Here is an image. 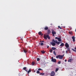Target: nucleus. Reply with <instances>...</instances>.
Wrapping results in <instances>:
<instances>
[{"label":"nucleus","instance_id":"obj_37","mask_svg":"<svg viewBox=\"0 0 76 76\" xmlns=\"http://www.w3.org/2000/svg\"><path fill=\"white\" fill-rule=\"evenodd\" d=\"M43 34H41V36L42 37H43Z\"/></svg>","mask_w":76,"mask_h":76},{"label":"nucleus","instance_id":"obj_32","mask_svg":"<svg viewBox=\"0 0 76 76\" xmlns=\"http://www.w3.org/2000/svg\"><path fill=\"white\" fill-rule=\"evenodd\" d=\"M55 42V43L56 44L57 42V40H55V42Z\"/></svg>","mask_w":76,"mask_h":76},{"label":"nucleus","instance_id":"obj_10","mask_svg":"<svg viewBox=\"0 0 76 76\" xmlns=\"http://www.w3.org/2000/svg\"><path fill=\"white\" fill-rule=\"evenodd\" d=\"M67 51L69 52V53H70L71 51H70V48H67Z\"/></svg>","mask_w":76,"mask_h":76},{"label":"nucleus","instance_id":"obj_21","mask_svg":"<svg viewBox=\"0 0 76 76\" xmlns=\"http://www.w3.org/2000/svg\"><path fill=\"white\" fill-rule=\"evenodd\" d=\"M31 64H32V66H34V65H35V62L33 61V62H32Z\"/></svg>","mask_w":76,"mask_h":76},{"label":"nucleus","instance_id":"obj_45","mask_svg":"<svg viewBox=\"0 0 76 76\" xmlns=\"http://www.w3.org/2000/svg\"><path fill=\"white\" fill-rule=\"evenodd\" d=\"M65 62H66V61H67V60H66V59H65Z\"/></svg>","mask_w":76,"mask_h":76},{"label":"nucleus","instance_id":"obj_46","mask_svg":"<svg viewBox=\"0 0 76 76\" xmlns=\"http://www.w3.org/2000/svg\"><path fill=\"white\" fill-rule=\"evenodd\" d=\"M25 71H26V72H28V69H25Z\"/></svg>","mask_w":76,"mask_h":76},{"label":"nucleus","instance_id":"obj_51","mask_svg":"<svg viewBox=\"0 0 76 76\" xmlns=\"http://www.w3.org/2000/svg\"><path fill=\"white\" fill-rule=\"evenodd\" d=\"M53 37H54V34H53Z\"/></svg>","mask_w":76,"mask_h":76},{"label":"nucleus","instance_id":"obj_24","mask_svg":"<svg viewBox=\"0 0 76 76\" xmlns=\"http://www.w3.org/2000/svg\"><path fill=\"white\" fill-rule=\"evenodd\" d=\"M72 61V59H70L68 60V62H71Z\"/></svg>","mask_w":76,"mask_h":76},{"label":"nucleus","instance_id":"obj_11","mask_svg":"<svg viewBox=\"0 0 76 76\" xmlns=\"http://www.w3.org/2000/svg\"><path fill=\"white\" fill-rule=\"evenodd\" d=\"M51 49L53 50H56V49H57L56 48H55V47H52L51 48Z\"/></svg>","mask_w":76,"mask_h":76},{"label":"nucleus","instance_id":"obj_49","mask_svg":"<svg viewBox=\"0 0 76 76\" xmlns=\"http://www.w3.org/2000/svg\"><path fill=\"white\" fill-rule=\"evenodd\" d=\"M21 41H23V39H21Z\"/></svg>","mask_w":76,"mask_h":76},{"label":"nucleus","instance_id":"obj_54","mask_svg":"<svg viewBox=\"0 0 76 76\" xmlns=\"http://www.w3.org/2000/svg\"><path fill=\"white\" fill-rule=\"evenodd\" d=\"M63 32L64 33H65V31H64Z\"/></svg>","mask_w":76,"mask_h":76},{"label":"nucleus","instance_id":"obj_26","mask_svg":"<svg viewBox=\"0 0 76 76\" xmlns=\"http://www.w3.org/2000/svg\"><path fill=\"white\" fill-rule=\"evenodd\" d=\"M42 34V32L41 31H39V32L38 33V34L39 35H41V34Z\"/></svg>","mask_w":76,"mask_h":76},{"label":"nucleus","instance_id":"obj_6","mask_svg":"<svg viewBox=\"0 0 76 76\" xmlns=\"http://www.w3.org/2000/svg\"><path fill=\"white\" fill-rule=\"evenodd\" d=\"M46 37L48 39H50V37L49 36V34H47V35H46Z\"/></svg>","mask_w":76,"mask_h":76},{"label":"nucleus","instance_id":"obj_18","mask_svg":"<svg viewBox=\"0 0 76 76\" xmlns=\"http://www.w3.org/2000/svg\"><path fill=\"white\" fill-rule=\"evenodd\" d=\"M43 37H44V38H45V40L47 39V37L46 36V35H45V36H44Z\"/></svg>","mask_w":76,"mask_h":76},{"label":"nucleus","instance_id":"obj_38","mask_svg":"<svg viewBox=\"0 0 76 76\" xmlns=\"http://www.w3.org/2000/svg\"><path fill=\"white\" fill-rule=\"evenodd\" d=\"M52 41H53V42H55V40H54V39H53Z\"/></svg>","mask_w":76,"mask_h":76},{"label":"nucleus","instance_id":"obj_41","mask_svg":"<svg viewBox=\"0 0 76 76\" xmlns=\"http://www.w3.org/2000/svg\"><path fill=\"white\" fill-rule=\"evenodd\" d=\"M49 48V46L48 45H47V48Z\"/></svg>","mask_w":76,"mask_h":76},{"label":"nucleus","instance_id":"obj_30","mask_svg":"<svg viewBox=\"0 0 76 76\" xmlns=\"http://www.w3.org/2000/svg\"><path fill=\"white\" fill-rule=\"evenodd\" d=\"M39 60H40V59H39V58H37V61H39Z\"/></svg>","mask_w":76,"mask_h":76},{"label":"nucleus","instance_id":"obj_13","mask_svg":"<svg viewBox=\"0 0 76 76\" xmlns=\"http://www.w3.org/2000/svg\"><path fill=\"white\" fill-rule=\"evenodd\" d=\"M69 33L70 35H73V32H72V31H69Z\"/></svg>","mask_w":76,"mask_h":76},{"label":"nucleus","instance_id":"obj_31","mask_svg":"<svg viewBox=\"0 0 76 76\" xmlns=\"http://www.w3.org/2000/svg\"><path fill=\"white\" fill-rule=\"evenodd\" d=\"M36 73H37V74H39V73H40V72H39V71H37Z\"/></svg>","mask_w":76,"mask_h":76},{"label":"nucleus","instance_id":"obj_19","mask_svg":"<svg viewBox=\"0 0 76 76\" xmlns=\"http://www.w3.org/2000/svg\"><path fill=\"white\" fill-rule=\"evenodd\" d=\"M43 37H44V38H45V40L47 39V37L46 36V35H45V36H44Z\"/></svg>","mask_w":76,"mask_h":76},{"label":"nucleus","instance_id":"obj_29","mask_svg":"<svg viewBox=\"0 0 76 76\" xmlns=\"http://www.w3.org/2000/svg\"><path fill=\"white\" fill-rule=\"evenodd\" d=\"M60 42H57V43H56V44H57L58 45H59V44H60Z\"/></svg>","mask_w":76,"mask_h":76},{"label":"nucleus","instance_id":"obj_3","mask_svg":"<svg viewBox=\"0 0 76 76\" xmlns=\"http://www.w3.org/2000/svg\"><path fill=\"white\" fill-rule=\"evenodd\" d=\"M65 46L66 47V48H69V45L67 42H66L65 45Z\"/></svg>","mask_w":76,"mask_h":76},{"label":"nucleus","instance_id":"obj_12","mask_svg":"<svg viewBox=\"0 0 76 76\" xmlns=\"http://www.w3.org/2000/svg\"><path fill=\"white\" fill-rule=\"evenodd\" d=\"M41 52L42 53V54H44V53H45V52L44 50H41Z\"/></svg>","mask_w":76,"mask_h":76},{"label":"nucleus","instance_id":"obj_7","mask_svg":"<svg viewBox=\"0 0 76 76\" xmlns=\"http://www.w3.org/2000/svg\"><path fill=\"white\" fill-rule=\"evenodd\" d=\"M47 32V34H50V33H51V31L50 30V29H48V30Z\"/></svg>","mask_w":76,"mask_h":76},{"label":"nucleus","instance_id":"obj_23","mask_svg":"<svg viewBox=\"0 0 76 76\" xmlns=\"http://www.w3.org/2000/svg\"><path fill=\"white\" fill-rule=\"evenodd\" d=\"M49 51L51 53L53 52V49H50L49 50Z\"/></svg>","mask_w":76,"mask_h":76},{"label":"nucleus","instance_id":"obj_1","mask_svg":"<svg viewBox=\"0 0 76 76\" xmlns=\"http://www.w3.org/2000/svg\"><path fill=\"white\" fill-rule=\"evenodd\" d=\"M56 58H59V59L62 60V59H63V56L62 55H59L56 56Z\"/></svg>","mask_w":76,"mask_h":76},{"label":"nucleus","instance_id":"obj_36","mask_svg":"<svg viewBox=\"0 0 76 76\" xmlns=\"http://www.w3.org/2000/svg\"><path fill=\"white\" fill-rule=\"evenodd\" d=\"M55 39H58V37H55Z\"/></svg>","mask_w":76,"mask_h":76},{"label":"nucleus","instance_id":"obj_48","mask_svg":"<svg viewBox=\"0 0 76 76\" xmlns=\"http://www.w3.org/2000/svg\"><path fill=\"white\" fill-rule=\"evenodd\" d=\"M44 48H45V47H46V46H44Z\"/></svg>","mask_w":76,"mask_h":76},{"label":"nucleus","instance_id":"obj_8","mask_svg":"<svg viewBox=\"0 0 76 76\" xmlns=\"http://www.w3.org/2000/svg\"><path fill=\"white\" fill-rule=\"evenodd\" d=\"M72 39L73 42H75V36H72Z\"/></svg>","mask_w":76,"mask_h":76},{"label":"nucleus","instance_id":"obj_25","mask_svg":"<svg viewBox=\"0 0 76 76\" xmlns=\"http://www.w3.org/2000/svg\"><path fill=\"white\" fill-rule=\"evenodd\" d=\"M23 51H24V53H27V52H28L27 50H23Z\"/></svg>","mask_w":76,"mask_h":76},{"label":"nucleus","instance_id":"obj_4","mask_svg":"<svg viewBox=\"0 0 76 76\" xmlns=\"http://www.w3.org/2000/svg\"><path fill=\"white\" fill-rule=\"evenodd\" d=\"M55 75V72L54 71H52L51 72V74H50V76H54Z\"/></svg>","mask_w":76,"mask_h":76},{"label":"nucleus","instance_id":"obj_50","mask_svg":"<svg viewBox=\"0 0 76 76\" xmlns=\"http://www.w3.org/2000/svg\"><path fill=\"white\" fill-rule=\"evenodd\" d=\"M50 25H51V26L53 25V24L52 23L50 24Z\"/></svg>","mask_w":76,"mask_h":76},{"label":"nucleus","instance_id":"obj_43","mask_svg":"<svg viewBox=\"0 0 76 76\" xmlns=\"http://www.w3.org/2000/svg\"><path fill=\"white\" fill-rule=\"evenodd\" d=\"M58 28H60V26H58Z\"/></svg>","mask_w":76,"mask_h":76},{"label":"nucleus","instance_id":"obj_40","mask_svg":"<svg viewBox=\"0 0 76 76\" xmlns=\"http://www.w3.org/2000/svg\"><path fill=\"white\" fill-rule=\"evenodd\" d=\"M68 50H66V53H68Z\"/></svg>","mask_w":76,"mask_h":76},{"label":"nucleus","instance_id":"obj_35","mask_svg":"<svg viewBox=\"0 0 76 76\" xmlns=\"http://www.w3.org/2000/svg\"><path fill=\"white\" fill-rule=\"evenodd\" d=\"M38 70H42V69H41V68H39L38 69Z\"/></svg>","mask_w":76,"mask_h":76},{"label":"nucleus","instance_id":"obj_5","mask_svg":"<svg viewBox=\"0 0 76 76\" xmlns=\"http://www.w3.org/2000/svg\"><path fill=\"white\" fill-rule=\"evenodd\" d=\"M50 43L53 46H55L56 45L55 43H53V42H50Z\"/></svg>","mask_w":76,"mask_h":76},{"label":"nucleus","instance_id":"obj_39","mask_svg":"<svg viewBox=\"0 0 76 76\" xmlns=\"http://www.w3.org/2000/svg\"><path fill=\"white\" fill-rule=\"evenodd\" d=\"M44 42V41L42 40V41H40V42Z\"/></svg>","mask_w":76,"mask_h":76},{"label":"nucleus","instance_id":"obj_52","mask_svg":"<svg viewBox=\"0 0 76 76\" xmlns=\"http://www.w3.org/2000/svg\"><path fill=\"white\" fill-rule=\"evenodd\" d=\"M34 73L36 72L35 70H34Z\"/></svg>","mask_w":76,"mask_h":76},{"label":"nucleus","instance_id":"obj_53","mask_svg":"<svg viewBox=\"0 0 76 76\" xmlns=\"http://www.w3.org/2000/svg\"><path fill=\"white\" fill-rule=\"evenodd\" d=\"M63 28H65V26H64Z\"/></svg>","mask_w":76,"mask_h":76},{"label":"nucleus","instance_id":"obj_28","mask_svg":"<svg viewBox=\"0 0 76 76\" xmlns=\"http://www.w3.org/2000/svg\"><path fill=\"white\" fill-rule=\"evenodd\" d=\"M31 72V69H29V71H28L27 72V73H28V74L29 73V72Z\"/></svg>","mask_w":76,"mask_h":76},{"label":"nucleus","instance_id":"obj_27","mask_svg":"<svg viewBox=\"0 0 76 76\" xmlns=\"http://www.w3.org/2000/svg\"><path fill=\"white\" fill-rule=\"evenodd\" d=\"M59 69V68H57L56 69L55 72H57V71H58V70Z\"/></svg>","mask_w":76,"mask_h":76},{"label":"nucleus","instance_id":"obj_47","mask_svg":"<svg viewBox=\"0 0 76 76\" xmlns=\"http://www.w3.org/2000/svg\"><path fill=\"white\" fill-rule=\"evenodd\" d=\"M60 28V29H62V28H61V27H60V28Z\"/></svg>","mask_w":76,"mask_h":76},{"label":"nucleus","instance_id":"obj_33","mask_svg":"<svg viewBox=\"0 0 76 76\" xmlns=\"http://www.w3.org/2000/svg\"><path fill=\"white\" fill-rule=\"evenodd\" d=\"M58 64H61V61H58Z\"/></svg>","mask_w":76,"mask_h":76},{"label":"nucleus","instance_id":"obj_44","mask_svg":"<svg viewBox=\"0 0 76 76\" xmlns=\"http://www.w3.org/2000/svg\"><path fill=\"white\" fill-rule=\"evenodd\" d=\"M64 56V55H62V58H63V56Z\"/></svg>","mask_w":76,"mask_h":76},{"label":"nucleus","instance_id":"obj_14","mask_svg":"<svg viewBox=\"0 0 76 76\" xmlns=\"http://www.w3.org/2000/svg\"><path fill=\"white\" fill-rule=\"evenodd\" d=\"M45 75V73H40L39 74V75Z\"/></svg>","mask_w":76,"mask_h":76},{"label":"nucleus","instance_id":"obj_55","mask_svg":"<svg viewBox=\"0 0 76 76\" xmlns=\"http://www.w3.org/2000/svg\"><path fill=\"white\" fill-rule=\"evenodd\" d=\"M61 25H62V24H61Z\"/></svg>","mask_w":76,"mask_h":76},{"label":"nucleus","instance_id":"obj_20","mask_svg":"<svg viewBox=\"0 0 76 76\" xmlns=\"http://www.w3.org/2000/svg\"><path fill=\"white\" fill-rule=\"evenodd\" d=\"M58 41H61V37L58 38Z\"/></svg>","mask_w":76,"mask_h":76},{"label":"nucleus","instance_id":"obj_34","mask_svg":"<svg viewBox=\"0 0 76 76\" xmlns=\"http://www.w3.org/2000/svg\"><path fill=\"white\" fill-rule=\"evenodd\" d=\"M23 70H26V67H24L23 68Z\"/></svg>","mask_w":76,"mask_h":76},{"label":"nucleus","instance_id":"obj_2","mask_svg":"<svg viewBox=\"0 0 76 76\" xmlns=\"http://www.w3.org/2000/svg\"><path fill=\"white\" fill-rule=\"evenodd\" d=\"M51 61L56 63L57 61V60L55 58L54 59V58L52 57L51 58Z\"/></svg>","mask_w":76,"mask_h":76},{"label":"nucleus","instance_id":"obj_15","mask_svg":"<svg viewBox=\"0 0 76 76\" xmlns=\"http://www.w3.org/2000/svg\"><path fill=\"white\" fill-rule=\"evenodd\" d=\"M39 45H40H40H41V46H42L43 45H44V43H39Z\"/></svg>","mask_w":76,"mask_h":76},{"label":"nucleus","instance_id":"obj_9","mask_svg":"<svg viewBox=\"0 0 76 76\" xmlns=\"http://www.w3.org/2000/svg\"><path fill=\"white\" fill-rule=\"evenodd\" d=\"M44 29L45 30H48V27L47 26H46L44 28Z\"/></svg>","mask_w":76,"mask_h":76},{"label":"nucleus","instance_id":"obj_22","mask_svg":"<svg viewBox=\"0 0 76 76\" xmlns=\"http://www.w3.org/2000/svg\"><path fill=\"white\" fill-rule=\"evenodd\" d=\"M53 53L54 55H55V56H56V53L55 50H54V51H53Z\"/></svg>","mask_w":76,"mask_h":76},{"label":"nucleus","instance_id":"obj_17","mask_svg":"<svg viewBox=\"0 0 76 76\" xmlns=\"http://www.w3.org/2000/svg\"><path fill=\"white\" fill-rule=\"evenodd\" d=\"M64 43H61V44L60 45V46H62L63 47L64 46Z\"/></svg>","mask_w":76,"mask_h":76},{"label":"nucleus","instance_id":"obj_16","mask_svg":"<svg viewBox=\"0 0 76 76\" xmlns=\"http://www.w3.org/2000/svg\"><path fill=\"white\" fill-rule=\"evenodd\" d=\"M52 34H56V31H52Z\"/></svg>","mask_w":76,"mask_h":76},{"label":"nucleus","instance_id":"obj_42","mask_svg":"<svg viewBox=\"0 0 76 76\" xmlns=\"http://www.w3.org/2000/svg\"><path fill=\"white\" fill-rule=\"evenodd\" d=\"M65 53V51H64L63 50L62 51V53Z\"/></svg>","mask_w":76,"mask_h":76}]
</instances>
